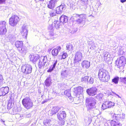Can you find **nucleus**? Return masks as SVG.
I'll return each instance as SVG.
<instances>
[{"mask_svg":"<svg viewBox=\"0 0 126 126\" xmlns=\"http://www.w3.org/2000/svg\"><path fill=\"white\" fill-rule=\"evenodd\" d=\"M98 76L100 80L105 82H108L110 79V76L108 72L102 69L99 70Z\"/></svg>","mask_w":126,"mask_h":126,"instance_id":"nucleus-1","label":"nucleus"},{"mask_svg":"<svg viewBox=\"0 0 126 126\" xmlns=\"http://www.w3.org/2000/svg\"><path fill=\"white\" fill-rule=\"evenodd\" d=\"M86 104L87 110H89L90 109H93L96 107V100L94 98H91L90 99L87 98L86 100Z\"/></svg>","mask_w":126,"mask_h":126,"instance_id":"nucleus-2","label":"nucleus"},{"mask_svg":"<svg viewBox=\"0 0 126 126\" xmlns=\"http://www.w3.org/2000/svg\"><path fill=\"white\" fill-rule=\"evenodd\" d=\"M126 63V58L122 56L118 58L116 61V66L120 69H122L124 67Z\"/></svg>","mask_w":126,"mask_h":126,"instance_id":"nucleus-3","label":"nucleus"},{"mask_svg":"<svg viewBox=\"0 0 126 126\" xmlns=\"http://www.w3.org/2000/svg\"><path fill=\"white\" fill-rule=\"evenodd\" d=\"M82 57V54L79 51L76 52L73 62L75 66L77 67L79 66V63L81 61Z\"/></svg>","mask_w":126,"mask_h":126,"instance_id":"nucleus-4","label":"nucleus"},{"mask_svg":"<svg viewBox=\"0 0 126 126\" xmlns=\"http://www.w3.org/2000/svg\"><path fill=\"white\" fill-rule=\"evenodd\" d=\"M22 103L24 107L27 109L32 107L33 103L30 98L28 97L23 99Z\"/></svg>","mask_w":126,"mask_h":126,"instance_id":"nucleus-5","label":"nucleus"},{"mask_svg":"<svg viewBox=\"0 0 126 126\" xmlns=\"http://www.w3.org/2000/svg\"><path fill=\"white\" fill-rule=\"evenodd\" d=\"M32 66L28 64L22 66L21 67L22 72L26 75L30 74L32 72Z\"/></svg>","mask_w":126,"mask_h":126,"instance_id":"nucleus-6","label":"nucleus"},{"mask_svg":"<svg viewBox=\"0 0 126 126\" xmlns=\"http://www.w3.org/2000/svg\"><path fill=\"white\" fill-rule=\"evenodd\" d=\"M19 21V19L18 16L16 15H13L10 18L9 23L11 25L14 27L16 25Z\"/></svg>","mask_w":126,"mask_h":126,"instance_id":"nucleus-7","label":"nucleus"},{"mask_svg":"<svg viewBox=\"0 0 126 126\" xmlns=\"http://www.w3.org/2000/svg\"><path fill=\"white\" fill-rule=\"evenodd\" d=\"M76 16L78 18L76 20L77 23L78 24H81L84 22L85 20L86 19V14H82L80 15L76 14Z\"/></svg>","mask_w":126,"mask_h":126,"instance_id":"nucleus-8","label":"nucleus"},{"mask_svg":"<svg viewBox=\"0 0 126 126\" xmlns=\"http://www.w3.org/2000/svg\"><path fill=\"white\" fill-rule=\"evenodd\" d=\"M97 89L95 87H92L87 89L86 91L87 94L89 96H94L96 95Z\"/></svg>","mask_w":126,"mask_h":126,"instance_id":"nucleus-9","label":"nucleus"},{"mask_svg":"<svg viewBox=\"0 0 126 126\" xmlns=\"http://www.w3.org/2000/svg\"><path fill=\"white\" fill-rule=\"evenodd\" d=\"M6 22L4 21H0V34H4L7 31L6 28Z\"/></svg>","mask_w":126,"mask_h":126,"instance_id":"nucleus-10","label":"nucleus"},{"mask_svg":"<svg viewBox=\"0 0 126 126\" xmlns=\"http://www.w3.org/2000/svg\"><path fill=\"white\" fill-rule=\"evenodd\" d=\"M114 105V103L110 101H106L102 104V108L104 110L107 108H110Z\"/></svg>","mask_w":126,"mask_h":126,"instance_id":"nucleus-11","label":"nucleus"},{"mask_svg":"<svg viewBox=\"0 0 126 126\" xmlns=\"http://www.w3.org/2000/svg\"><path fill=\"white\" fill-rule=\"evenodd\" d=\"M125 114L123 113L120 114H112L111 117L113 119H115L116 120H123L125 118Z\"/></svg>","mask_w":126,"mask_h":126,"instance_id":"nucleus-12","label":"nucleus"},{"mask_svg":"<svg viewBox=\"0 0 126 126\" xmlns=\"http://www.w3.org/2000/svg\"><path fill=\"white\" fill-rule=\"evenodd\" d=\"M30 56V60L32 61V63L35 64L37 63L39 61L40 56L38 54H34L32 55H30L29 57Z\"/></svg>","mask_w":126,"mask_h":126,"instance_id":"nucleus-13","label":"nucleus"},{"mask_svg":"<svg viewBox=\"0 0 126 126\" xmlns=\"http://www.w3.org/2000/svg\"><path fill=\"white\" fill-rule=\"evenodd\" d=\"M66 8V5L64 3H63L60 6L56 8V11L57 14H60L63 12Z\"/></svg>","mask_w":126,"mask_h":126,"instance_id":"nucleus-14","label":"nucleus"},{"mask_svg":"<svg viewBox=\"0 0 126 126\" xmlns=\"http://www.w3.org/2000/svg\"><path fill=\"white\" fill-rule=\"evenodd\" d=\"M21 32L23 37L27 38L28 33V31L26 26L24 24L22 27Z\"/></svg>","mask_w":126,"mask_h":126,"instance_id":"nucleus-15","label":"nucleus"},{"mask_svg":"<svg viewBox=\"0 0 126 126\" xmlns=\"http://www.w3.org/2000/svg\"><path fill=\"white\" fill-rule=\"evenodd\" d=\"M57 2V0H50L47 5V7L50 9H54Z\"/></svg>","mask_w":126,"mask_h":126,"instance_id":"nucleus-16","label":"nucleus"},{"mask_svg":"<svg viewBox=\"0 0 126 126\" xmlns=\"http://www.w3.org/2000/svg\"><path fill=\"white\" fill-rule=\"evenodd\" d=\"M9 91V88L8 87H2L0 88V96H4L7 94Z\"/></svg>","mask_w":126,"mask_h":126,"instance_id":"nucleus-17","label":"nucleus"},{"mask_svg":"<svg viewBox=\"0 0 126 126\" xmlns=\"http://www.w3.org/2000/svg\"><path fill=\"white\" fill-rule=\"evenodd\" d=\"M58 119L60 120H62L66 116V114L64 111H60L57 114Z\"/></svg>","mask_w":126,"mask_h":126,"instance_id":"nucleus-18","label":"nucleus"},{"mask_svg":"<svg viewBox=\"0 0 126 126\" xmlns=\"http://www.w3.org/2000/svg\"><path fill=\"white\" fill-rule=\"evenodd\" d=\"M61 48L60 46H57L55 48H54L52 51L51 53L52 55L54 57L57 56L58 53L60 51Z\"/></svg>","mask_w":126,"mask_h":126,"instance_id":"nucleus-19","label":"nucleus"},{"mask_svg":"<svg viewBox=\"0 0 126 126\" xmlns=\"http://www.w3.org/2000/svg\"><path fill=\"white\" fill-rule=\"evenodd\" d=\"M81 65L83 68H88L90 66V63L87 61L84 60L81 63Z\"/></svg>","mask_w":126,"mask_h":126,"instance_id":"nucleus-20","label":"nucleus"},{"mask_svg":"<svg viewBox=\"0 0 126 126\" xmlns=\"http://www.w3.org/2000/svg\"><path fill=\"white\" fill-rule=\"evenodd\" d=\"M68 17L64 15L62 16L60 18L59 20L61 23H64L67 22L68 20Z\"/></svg>","mask_w":126,"mask_h":126,"instance_id":"nucleus-21","label":"nucleus"},{"mask_svg":"<svg viewBox=\"0 0 126 126\" xmlns=\"http://www.w3.org/2000/svg\"><path fill=\"white\" fill-rule=\"evenodd\" d=\"M15 45L17 48V50H18L23 47V42L22 41H16L15 42Z\"/></svg>","mask_w":126,"mask_h":126,"instance_id":"nucleus-22","label":"nucleus"},{"mask_svg":"<svg viewBox=\"0 0 126 126\" xmlns=\"http://www.w3.org/2000/svg\"><path fill=\"white\" fill-rule=\"evenodd\" d=\"M111 126H121L122 124L119 121L117 120H112L110 121Z\"/></svg>","mask_w":126,"mask_h":126,"instance_id":"nucleus-23","label":"nucleus"},{"mask_svg":"<svg viewBox=\"0 0 126 126\" xmlns=\"http://www.w3.org/2000/svg\"><path fill=\"white\" fill-rule=\"evenodd\" d=\"M57 62V60H54L53 62V64L51 66L49 69L47 70V72H51L55 68V67Z\"/></svg>","mask_w":126,"mask_h":126,"instance_id":"nucleus-24","label":"nucleus"},{"mask_svg":"<svg viewBox=\"0 0 126 126\" xmlns=\"http://www.w3.org/2000/svg\"><path fill=\"white\" fill-rule=\"evenodd\" d=\"M74 92L76 94H80L83 92V88L79 86L75 88Z\"/></svg>","mask_w":126,"mask_h":126,"instance_id":"nucleus-25","label":"nucleus"},{"mask_svg":"<svg viewBox=\"0 0 126 126\" xmlns=\"http://www.w3.org/2000/svg\"><path fill=\"white\" fill-rule=\"evenodd\" d=\"M88 111L90 112H93L95 115L97 116L99 114L100 111L99 110L95 109V108H94L93 109H90Z\"/></svg>","mask_w":126,"mask_h":126,"instance_id":"nucleus-26","label":"nucleus"},{"mask_svg":"<svg viewBox=\"0 0 126 126\" xmlns=\"http://www.w3.org/2000/svg\"><path fill=\"white\" fill-rule=\"evenodd\" d=\"M103 55L104 60L106 61H108L110 56L108 53L107 52H104L103 53Z\"/></svg>","mask_w":126,"mask_h":126,"instance_id":"nucleus-27","label":"nucleus"},{"mask_svg":"<svg viewBox=\"0 0 126 126\" xmlns=\"http://www.w3.org/2000/svg\"><path fill=\"white\" fill-rule=\"evenodd\" d=\"M51 81L50 77H48L47 78L45 81V85L47 87H48L50 86Z\"/></svg>","mask_w":126,"mask_h":126,"instance_id":"nucleus-28","label":"nucleus"},{"mask_svg":"<svg viewBox=\"0 0 126 126\" xmlns=\"http://www.w3.org/2000/svg\"><path fill=\"white\" fill-rule=\"evenodd\" d=\"M49 13L51 17H53L56 16V13H57L56 9L55 10L54 9H50L49 10Z\"/></svg>","mask_w":126,"mask_h":126,"instance_id":"nucleus-29","label":"nucleus"},{"mask_svg":"<svg viewBox=\"0 0 126 126\" xmlns=\"http://www.w3.org/2000/svg\"><path fill=\"white\" fill-rule=\"evenodd\" d=\"M39 61H41L44 63V64H48V63L47 62V57L46 56L42 57L39 58Z\"/></svg>","mask_w":126,"mask_h":126,"instance_id":"nucleus-30","label":"nucleus"},{"mask_svg":"<svg viewBox=\"0 0 126 126\" xmlns=\"http://www.w3.org/2000/svg\"><path fill=\"white\" fill-rule=\"evenodd\" d=\"M20 52L23 54H25L27 52V48L26 47H22L20 48V49H19L18 50Z\"/></svg>","mask_w":126,"mask_h":126,"instance_id":"nucleus-31","label":"nucleus"},{"mask_svg":"<svg viewBox=\"0 0 126 126\" xmlns=\"http://www.w3.org/2000/svg\"><path fill=\"white\" fill-rule=\"evenodd\" d=\"M59 110V108L58 107L55 106L52 109V115L55 114L58 112Z\"/></svg>","mask_w":126,"mask_h":126,"instance_id":"nucleus-32","label":"nucleus"},{"mask_svg":"<svg viewBox=\"0 0 126 126\" xmlns=\"http://www.w3.org/2000/svg\"><path fill=\"white\" fill-rule=\"evenodd\" d=\"M73 47L71 44L69 43L67 44L66 49L68 51H72L73 50Z\"/></svg>","mask_w":126,"mask_h":126,"instance_id":"nucleus-33","label":"nucleus"},{"mask_svg":"<svg viewBox=\"0 0 126 126\" xmlns=\"http://www.w3.org/2000/svg\"><path fill=\"white\" fill-rule=\"evenodd\" d=\"M45 63L41 61H39L37 64L38 65L39 67L40 68H41L42 67H44L45 66L46 67L48 64H44Z\"/></svg>","mask_w":126,"mask_h":126,"instance_id":"nucleus-34","label":"nucleus"},{"mask_svg":"<svg viewBox=\"0 0 126 126\" xmlns=\"http://www.w3.org/2000/svg\"><path fill=\"white\" fill-rule=\"evenodd\" d=\"M103 94H99L94 96V98L99 100H101L103 97Z\"/></svg>","mask_w":126,"mask_h":126,"instance_id":"nucleus-35","label":"nucleus"},{"mask_svg":"<svg viewBox=\"0 0 126 126\" xmlns=\"http://www.w3.org/2000/svg\"><path fill=\"white\" fill-rule=\"evenodd\" d=\"M67 71L66 70H63L61 73V76L63 78L66 77L68 75Z\"/></svg>","mask_w":126,"mask_h":126,"instance_id":"nucleus-36","label":"nucleus"},{"mask_svg":"<svg viewBox=\"0 0 126 126\" xmlns=\"http://www.w3.org/2000/svg\"><path fill=\"white\" fill-rule=\"evenodd\" d=\"M64 93V94L68 97L70 99L71 98L70 92L69 90H65V91Z\"/></svg>","mask_w":126,"mask_h":126,"instance_id":"nucleus-37","label":"nucleus"},{"mask_svg":"<svg viewBox=\"0 0 126 126\" xmlns=\"http://www.w3.org/2000/svg\"><path fill=\"white\" fill-rule=\"evenodd\" d=\"M119 79V78L118 77H115L112 79V81L116 84L118 83V81Z\"/></svg>","mask_w":126,"mask_h":126,"instance_id":"nucleus-38","label":"nucleus"},{"mask_svg":"<svg viewBox=\"0 0 126 126\" xmlns=\"http://www.w3.org/2000/svg\"><path fill=\"white\" fill-rule=\"evenodd\" d=\"M50 121L49 120L45 119L44 120L43 122L44 125L46 126H48L50 124Z\"/></svg>","mask_w":126,"mask_h":126,"instance_id":"nucleus-39","label":"nucleus"},{"mask_svg":"<svg viewBox=\"0 0 126 126\" xmlns=\"http://www.w3.org/2000/svg\"><path fill=\"white\" fill-rule=\"evenodd\" d=\"M54 24H55V27L56 28H59L60 25L59 21H54Z\"/></svg>","mask_w":126,"mask_h":126,"instance_id":"nucleus-40","label":"nucleus"},{"mask_svg":"<svg viewBox=\"0 0 126 126\" xmlns=\"http://www.w3.org/2000/svg\"><path fill=\"white\" fill-rule=\"evenodd\" d=\"M14 38L13 35L12 34H9L8 36V38L9 39V40L11 41L14 40Z\"/></svg>","mask_w":126,"mask_h":126,"instance_id":"nucleus-41","label":"nucleus"},{"mask_svg":"<svg viewBox=\"0 0 126 126\" xmlns=\"http://www.w3.org/2000/svg\"><path fill=\"white\" fill-rule=\"evenodd\" d=\"M89 79V77L87 76H85L83 78H82L81 79V81H88V80Z\"/></svg>","mask_w":126,"mask_h":126,"instance_id":"nucleus-42","label":"nucleus"},{"mask_svg":"<svg viewBox=\"0 0 126 126\" xmlns=\"http://www.w3.org/2000/svg\"><path fill=\"white\" fill-rule=\"evenodd\" d=\"M89 80H88V82H89L91 84H92L94 82V80L93 78L91 77H89Z\"/></svg>","mask_w":126,"mask_h":126,"instance_id":"nucleus-43","label":"nucleus"},{"mask_svg":"<svg viewBox=\"0 0 126 126\" xmlns=\"http://www.w3.org/2000/svg\"><path fill=\"white\" fill-rule=\"evenodd\" d=\"M120 80L121 82H123L125 84H126V77H120Z\"/></svg>","mask_w":126,"mask_h":126,"instance_id":"nucleus-44","label":"nucleus"},{"mask_svg":"<svg viewBox=\"0 0 126 126\" xmlns=\"http://www.w3.org/2000/svg\"><path fill=\"white\" fill-rule=\"evenodd\" d=\"M67 54L66 53H63L62 55L61 59H64L67 57Z\"/></svg>","mask_w":126,"mask_h":126,"instance_id":"nucleus-45","label":"nucleus"},{"mask_svg":"<svg viewBox=\"0 0 126 126\" xmlns=\"http://www.w3.org/2000/svg\"><path fill=\"white\" fill-rule=\"evenodd\" d=\"M12 103H9L8 105L7 109H10L12 106H11Z\"/></svg>","mask_w":126,"mask_h":126,"instance_id":"nucleus-46","label":"nucleus"},{"mask_svg":"<svg viewBox=\"0 0 126 126\" xmlns=\"http://www.w3.org/2000/svg\"><path fill=\"white\" fill-rule=\"evenodd\" d=\"M54 33L53 32H50L49 33V35L50 37L53 36H54Z\"/></svg>","mask_w":126,"mask_h":126,"instance_id":"nucleus-47","label":"nucleus"},{"mask_svg":"<svg viewBox=\"0 0 126 126\" xmlns=\"http://www.w3.org/2000/svg\"><path fill=\"white\" fill-rule=\"evenodd\" d=\"M6 0H0V4L4 3Z\"/></svg>","mask_w":126,"mask_h":126,"instance_id":"nucleus-48","label":"nucleus"},{"mask_svg":"<svg viewBox=\"0 0 126 126\" xmlns=\"http://www.w3.org/2000/svg\"><path fill=\"white\" fill-rule=\"evenodd\" d=\"M71 30H70V32L72 33H74L75 32L77 31V30H75V31H73L72 30L71 31Z\"/></svg>","mask_w":126,"mask_h":126,"instance_id":"nucleus-49","label":"nucleus"},{"mask_svg":"<svg viewBox=\"0 0 126 126\" xmlns=\"http://www.w3.org/2000/svg\"><path fill=\"white\" fill-rule=\"evenodd\" d=\"M3 79V78L2 75L0 74V80L2 81Z\"/></svg>","mask_w":126,"mask_h":126,"instance_id":"nucleus-50","label":"nucleus"},{"mask_svg":"<svg viewBox=\"0 0 126 126\" xmlns=\"http://www.w3.org/2000/svg\"><path fill=\"white\" fill-rule=\"evenodd\" d=\"M120 2L122 3H123L126 1V0H120Z\"/></svg>","mask_w":126,"mask_h":126,"instance_id":"nucleus-51","label":"nucleus"},{"mask_svg":"<svg viewBox=\"0 0 126 126\" xmlns=\"http://www.w3.org/2000/svg\"><path fill=\"white\" fill-rule=\"evenodd\" d=\"M31 116V114H28V115H26V117H29Z\"/></svg>","mask_w":126,"mask_h":126,"instance_id":"nucleus-52","label":"nucleus"},{"mask_svg":"<svg viewBox=\"0 0 126 126\" xmlns=\"http://www.w3.org/2000/svg\"><path fill=\"white\" fill-rule=\"evenodd\" d=\"M49 29H51V30H53L52 27V26H51V25H50L49 26Z\"/></svg>","mask_w":126,"mask_h":126,"instance_id":"nucleus-53","label":"nucleus"},{"mask_svg":"<svg viewBox=\"0 0 126 126\" xmlns=\"http://www.w3.org/2000/svg\"><path fill=\"white\" fill-rule=\"evenodd\" d=\"M93 42L92 41H90L89 43V45H91V46H92V44H93Z\"/></svg>","mask_w":126,"mask_h":126,"instance_id":"nucleus-54","label":"nucleus"},{"mask_svg":"<svg viewBox=\"0 0 126 126\" xmlns=\"http://www.w3.org/2000/svg\"><path fill=\"white\" fill-rule=\"evenodd\" d=\"M81 1L84 2H87L88 1V0H81Z\"/></svg>","mask_w":126,"mask_h":126,"instance_id":"nucleus-55","label":"nucleus"},{"mask_svg":"<svg viewBox=\"0 0 126 126\" xmlns=\"http://www.w3.org/2000/svg\"><path fill=\"white\" fill-rule=\"evenodd\" d=\"M114 93L118 97H119V98L120 97L119 96L118 94H116L114 93Z\"/></svg>","mask_w":126,"mask_h":126,"instance_id":"nucleus-56","label":"nucleus"},{"mask_svg":"<svg viewBox=\"0 0 126 126\" xmlns=\"http://www.w3.org/2000/svg\"><path fill=\"white\" fill-rule=\"evenodd\" d=\"M1 121L2 122H3V123H4V122H5V121H3V120H2V119H1Z\"/></svg>","mask_w":126,"mask_h":126,"instance_id":"nucleus-57","label":"nucleus"},{"mask_svg":"<svg viewBox=\"0 0 126 126\" xmlns=\"http://www.w3.org/2000/svg\"><path fill=\"white\" fill-rule=\"evenodd\" d=\"M40 0V1H43L44 0Z\"/></svg>","mask_w":126,"mask_h":126,"instance_id":"nucleus-58","label":"nucleus"},{"mask_svg":"<svg viewBox=\"0 0 126 126\" xmlns=\"http://www.w3.org/2000/svg\"><path fill=\"white\" fill-rule=\"evenodd\" d=\"M87 7L86 6H85V8H87Z\"/></svg>","mask_w":126,"mask_h":126,"instance_id":"nucleus-59","label":"nucleus"},{"mask_svg":"<svg viewBox=\"0 0 126 126\" xmlns=\"http://www.w3.org/2000/svg\"><path fill=\"white\" fill-rule=\"evenodd\" d=\"M44 102H44V101L43 102V103H44Z\"/></svg>","mask_w":126,"mask_h":126,"instance_id":"nucleus-60","label":"nucleus"}]
</instances>
